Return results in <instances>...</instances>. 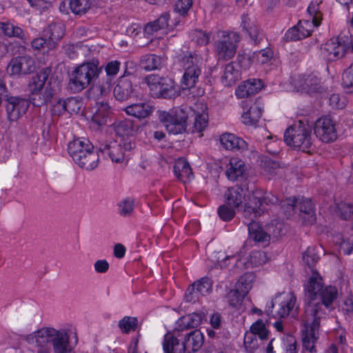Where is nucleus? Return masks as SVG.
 I'll return each instance as SVG.
<instances>
[{
	"mask_svg": "<svg viewBox=\"0 0 353 353\" xmlns=\"http://www.w3.org/2000/svg\"><path fill=\"white\" fill-rule=\"evenodd\" d=\"M330 106L335 109H343L345 106V100L338 94H332L329 99Z\"/></svg>",
	"mask_w": 353,
	"mask_h": 353,
	"instance_id": "obj_63",
	"label": "nucleus"
},
{
	"mask_svg": "<svg viewBox=\"0 0 353 353\" xmlns=\"http://www.w3.org/2000/svg\"><path fill=\"white\" fill-rule=\"evenodd\" d=\"M0 35H3V38L4 37H17L23 41L26 40V34L22 28L8 21L0 22Z\"/></svg>",
	"mask_w": 353,
	"mask_h": 353,
	"instance_id": "obj_36",
	"label": "nucleus"
},
{
	"mask_svg": "<svg viewBox=\"0 0 353 353\" xmlns=\"http://www.w3.org/2000/svg\"><path fill=\"white\" fill-rule=\"evenodd\" d=\"M308 13L312 17V24L316 27L321 23V13L319 10V4L311 2L307 8Z\"/></svg>",
	"mask_w": 353,
	"mask_h": 353,
	"instance_id": "obj_56",
	"label": "nucleus"
},
{
	"mask_svg": "<svg viewBox=\"0 0 353 353\" xmlns=\"http://www.w3.org/2000/svg\"><path fill=\"white\" fill-rule=\"evenodd\" d=\"M319 259L316 248L314 247L308 248L303 254V260L305 263L310 268L314 267Z\"/></svg>",
	"mask_w": 353,
	"mask_h": 353,
	"instance_id": "obj_49",
	"label": "nucleus"
},
{
	"mask_svg": "<svg viewBox=\"0 0 353 353\" xmlns=\"http://www.w3.org/2000/svg\"><path fill=\"white\" fill-rule=\"evenodd\" d=\"M250 259L255 265H262L266 261V254L262 251H254L250 254Z\"/></svg>",
	"mask_w": 353,
	"mask_h": 353,
	"instance_id": "obj_64",
	"label": "nucleus"
},
{
	"mask_svg": "<svg viewBox=\"0 0 353 353\" xmlns=\"http://www.w3.org/2000/svg\"><path fill=\"white\" fill-rule=\"evenodd\" d=\"M298 305L296 296L292 292L276 294L269 304H267L265 312L274 318H286L296 314Z\"/></svg>",
	"mask_w": 353,
	"mask_h": 353,
	"instance_id": "obj_7",
	"label": "nucleus"
},
{
	"mask_svg": "<svg viewBox=\"0 0 353 353\" xmlns=\"http://www.w3.org/2000/svg\"><path fill=\"white\" fill-rule=\"evenodd\" d=\"M6 110L9 121H16L27 111L29 101L21 97L9 96L6 99Z\"/></svg>",
	"mask_w": 353,
	"mask_h": 353,
	"instance_id": "obj_15",
	"label": "nucleus"
},
{
	"mask_svg": "<svg viewBox=\"0 0 353 353\" xmlns=\"http://www.w3.org/2000/svg\"><path fill=\"white\" fill-rule=\"evenodd\" d=\"M52 340L54 353H71L72 348L69 344V335L64 330H56Z\"/></svg>",
	"mask_w": 353,
	"mask_h": 353,
	"instance_id": "obj_29",
	"label": "nucleus"
},
{
	"mask_svg": "<svg viewBox=\"0 0 353 353\" xmlns=\"http://www.w3.org/2000/svg\"><path fill=\"white\" fill-rule=\"evenodd\" d=\"M34 68V59L29 55H25L12 59L7 70L10 75H18L21 73H30Z\"/></svg>",
	"mask_w": 353,
	"mask_h": 353,
	"instance_id": "obj_19",
	"label": "nucleus"
},
{
	"mask_svg": "<svg viewBox=\"0 0 353 353\" xmlns=\"http://www.w3.org/2000/svg\"><path fill=\"white\" fill-rule=\"evenodd\" d=\"M261 166L265 172L270 174H275L280 168L279 163L268 157H263L261 159Z\"/></svg>",
	"mask_w": 353,
	"mask_h": 353,
	"instance_id": "obj_51",
	"label": "nucleus"
},
{
	"mask_svg": "<svg viewBox=\"0 0 353 353\" xmlns=\"http://www.w3.org/2000/svg\"><path fill=\"white\" fill-rule=\"evenodd\" d=\"M56 329L53 327H43L26 337V341L32 345L44 347L48 343H52Z\"/></svg>",
	"mask_w": 353,
	"mask_h": 353,
	"instance_id": "obj_23",
	"label": "nucleus"
},
{
	"mask_svg": "<svg viewBox=\"0 0 353 353\" xmlns=\"http://www.w3.org/2000/svg\"><path fill=\"white\" fill-rule=\"evenodd\" d=\"M296 205V198H288L286 200L282 201L281 208L288 218L292 216L294 212H297Z\"/></svg>",
	"mask_w": 353,
	"mask_h": 353,
	"instance_id": "obj_53",
	"label": "nucleus"
},
{
	"mask_svg": "<svg viewBox=\"0 0 353 353\" xmlns=\"http://www.w3.org/2000/svg\"><path fill=\"white\" fill-rule=\"evenodd\" d=\"M241 28L242 31L245 32L252 41L258 43L262 39L263 34L258 25L252 21L247 14L241 15Z\"/></svg>",
	"mask_w": 353,
	"mask_h": 353,
	"instance_id": "obj_26",
	"label": "nucleus"
},
{
	"mask_svg": "<svg viewBox=\"0 0 353 353\" xmlns=\"http://www.w3.org/2000/svg\"><path fill=\"white\" fill-rule=\"evenodd\" d=\"M152 107L148 103H138L131 104L125 108L127 114L139 119L149 117L152 112Z\"/></svg>",
	"mask_w": 353,
	"mask_h": 353,
	"instance_id": "obj_35",
	"label": "nucleus"
},
{
	"mask_svg": "<svg viewBox=\"0 0 353 353\" xmlns=\"http://www.w3.org/2000/svg\"><path fill=\"white\" fill-rule=\"evenodd\" d=\"M138 324L137 318L125 316L119 322V327L123 333H129L130 330H135Z\"/></svg>",
	"mask_w": 353,
	"mask_h": 353,
	"instance_id": "obj_48",
	"label": "nucleus"
},
{
	"mask_svg": "<svg viewBox=\"0 0 353 353\" xmlns=\"http://www.w3.org/2000/svg\"><path fill=\"white\" fill-rule=\"evenodd\" d=\"M312 24L306 20L300 21L297 25L288 29L284 35L286 41H299L311 35Z\"/></svg>",
	"mask_w": 353,
	"mask_h": 353,
	"instance_id": "obj_22",
	"label": "nucleus"
},
{
	"mask_svg": "<svg viewBox=\"0 0 353 353\" xmlns=\"http://www.w3.org/2000/svg\"><path fill=\"white\" fill-rule=\"evenodd\" d=\"M322 318L312 316L310 321H307L306 316H303L301 321L303 324V347L310 353L316 352L315 343L319 338V328Z\"/></svg>",
	"mask_w": 353,
	"mask_h": 353,
	"instance_id": "obj_13",
	"label": "nucleus"
},
{
	"mask_svg": "<svg viewBox=\"0 0 353 353\" xmlns=\"http://www.w3.org/2000/svg\"><path fill=\"white\" fill-rule=\"evenodd\" d=\"M210 35L201 30H196L192 34V40L199 46H205L210 42Z\"/></svg>",
	"mask_w": 353,
	"mask_h": 353,
	"instance_id": "obj_55",
	"label": "nucleus"
},
{
	"mask_svg": "<svg viewBox=\"0 0 353 353\" xmlns=\"http://www.w3.org/2000/svg\"><path fill=\"white\" fill-rule=\"evenodd\" d=\"M181 65L184 70L181 80V89L190 90L196 85L201 74L202 57L196 52H188L181 59Z\"/></svg>",
	"mask_w": 353,
	"mask_h": 353,
	"instance_id": "obj_6",
	"label": "nucleus"
},
{
	"mask_svg": "<svg viewBox=\"0 0 353 353\" xmlns=\"http://www.w3.org/2000/svg\"><path fill=\"white\" fill-rule=\"evenodd\" d=\"M114 128L116 134L121 137H127V139H130L129 137L134 132V123L130 119L117 121L114 123Z\"/></svg>",
	"mask_w": 353,
	"mask_h": 353,
	"instance_id": "obj_44",
	"label": "nucleus"
},
{
	"mask_svg": "<svg viewBox=\"0 0 353 353\" xmlns=\"http://www.w3.org/2000/svg\"><path fill=\"white\" fill-rule=\"evenodd\" d=\"M263 109L259 103L255 102L241 116L242 122L248 125H255L262 116Z\"/></svg>",
	"mask_w": 353,
	"mask_h": 353,
	"instance_id": "obj_37",
	"label": "nucleus"
},
{
	"mask_svg": "<svg viewBox=\"0 0 353 353\" xmlns=\"http://www.w3.org/2000/svg\"><path fill=\"white\" fill-rule=\"evenodd\" d=\"M312 128L313 124L307 120H299L285 130L284 141L291 147L309 152L313 143Z\"/></svg>",
	"mask_w": 353,
	"mask_h": 353,
	"instance_id": "obj_5",
	"label": "nucleus"
},
{
	"mask_svg": "<svg viewBox=\"0 0 353 353\" xmlns=\"http://www.w3.org/2000/svg\"><path fill=\"white\" fill-rule=\"evenodd\" d=\"M256 56V61L260 64L268 63L273 57V52L270 48H264L254 53Z\"/></svg>",
	"mask_w": 353,
	"mask_h": 353,
	"instance_id": "obj_57",
	"label": "nucleus"
},
{
	"mask_svg": "<svg viewBox=\"0 0 353 353\" xmlns=\"http://www.w3.org/2000/svg\"><path fill=\"white\" fill-rule=\"evenodd\" d=\"M65 30L61 23H52L46 27L43 30V35L48 38V43L51 45L57 43L64 35Z\"/></svg>",
	"mask_w": 353,
	"mask_h": 353,
	"instance_id": "obj_38",
	"label": "nucleus"
},
{
	"mask_svg": "<svg viewBox=\"0 0 353 353\" xmlns=\"http://www.w3.org/2000/svg\"><path fill=\"white\" fill-rule=\"evenodd\" d=\"M251 288L250 283L241 277L236 285V288L231 290L227 294L228 302L232 307L239 310L244 297Z\"/></svg>",
	"mask_w": 353,
	"mask_h": 353,
	"instance_id": "obj_18",
	"label": "nucleus"
},
{
	"mask_svg": "<svg viewBox=\"0 0 353 353\" xmlns=\"http://www.w3.org/2000/svg\"><path fill=\"white\" fill-rule=\"evenodd\" d=\"M212 283L208 277L194 282L186 290L184 298L187 302H195L200 296H205L212 290Z\"/></svg>",
	"mask_w": 353,
	"mask_h": 353,
	"instance_id": "obj_17",
	"label": "nucleus"
},
{
	"mask_svg": "<svg viewBox=\"0 0 353 353\" xmlns=\"http://www.w3.org/2000/svg\"><path fill=\"white\" fill-rule=\"evenodd\" d=\"M183 345L185 347V352L189 353L195 352L198 351L203 343V334L199 330L191 331L185 337Z\"/></svg>",
	"mask_w": 353,
	"mask_h": 353,
	"instance_id": "obj_32",
	"label": "nucleus"
},
{
	"mask_svg": "<svg viewBox=\"0 0 353 353\" xmlns=\"http://www.w3.org/2000/svg\"><path fill=\"white\" fill-rule=\"evenodd\" d=\"M135 143L130 139H121V141H111L101 145L99 151L105 157H108L113 163H122L128 161Z\"/></svg>",
	"mask_w": 353,
	"mask_h": 353,
	"instance_id": "obj_10",
	"label": "nucleus"
},
{
	"mask_svg": "<svg viewBox=\"0 0 353 353\" xmlns=\"http://www.w3.org/2000/svg\"><path fill=\"white\" fill-rule=\"evenodd\" d=\"M174 173L176 178L183 183L190 182L194 179V174L189 163L183 158L175 161Z\"/></svg>",
	"mask_w": 353,
	"mask_h": 353,
	"instance_id": "obj_30",
	"label": "nucleus"
},
{
	"mask_svg": "<svg viewBox=\"0 0 353 353\" xmlns=\"http://www.w3.org/2000/svg\"><path fill=\"white\" fill-rule=\"evenodd\" d=\"M134 208V201L131 198H127L119 204V213L123 216H130Z\"/></svg>",
	"mask_w": 353,
	"mask_h": 353,
	"instance_id": "obj_50",
	"label": "nucleus"
},
{
	"mask_svg": "<svg viewBox=\"0 0 353 353\" xmlns=\"http://www.w3.org/2000/svg\"><path fill=\"white\" fill-rule=\"evenodd\" d=\"M179 336V332H168L164 335L163 349L165 353H185L183 343H180L177 339Z\"/></svg>",
	"mask_w": 353,
	"mask_h": 353,
	"instance_id": "obj_31",
	"label": "nucleus"
},
{
	"mask_svg": "<svg viewBox=\"0 0 353 353\" xmlns=\"http://www.w3.org/2000/svg\"><path fill=\"white\" fill-rule=\"evenodd\" d=\"M250 195L247 185L231 187L224 194L225 203L234 208H239Z\"/></svg>",
	"mask_w": 353,
	"mask_h": 353,
	"instance_id": "obj_20",
	"label": "nucleus"
},
{
	"mask_svg": "<svg viewBox=\"0 0 353 353\" xmlns=\"http://www.w3.org/2000/svg\"><path fill=\"white\" fill-rule=\"evenodd\" d=\"M68 151L80 168L92 170L97 167L99 157L89 140L83 138L73 140L69 143Z\"/></svg>",
	"mask_w": 353,
	"mask_h": 353,
	"instance_id": "obj_3",
	"label": "nucleus"
},
{
	"mask_svg": "<svg viewBox=\"0 0 353 353\" xmlns=\"http://www.w3.org/2000/svg\"><path fill=\"white\" fill-rule=\"evenodd\" d=\"M161 63V57L154 54L143 55L140 60V67L145 71L159 69Z\"/></svg>",
	"mask_w": 353,
	"mask_h": 353,
	"instance_id": "obj_43",
	"label": "nucleus"
},
{
	"mask_svg": "<svg viewBox=\"0 0 353 353\" xmlns=\"http://www.w3.org/2000/svg\"><path fill=\"white\" fill-rule=\"evenodd\" d=\"M134 90L132 81L124 74L119 79L113 92L117 100L123 101L128 99L132 96Z\"/></svg>",
	"mask_w": 353,
	"mask_h": 353,
	"instance_id": "obj_27",
	"label": "nucleus"
},
{
	"mask_svg": "<svg viewBox=\"0 0 353 353\" xmlns=\"http://www.w3.org/2000/svg\"><path fill=\"white\" fill-rule=\"evenodd\" d=\"M281 353H297V343L294 336H287L283 342V352Z\"/></svg>",
	"mask_w": 353,
	"mask_h": 353,
	"instance_id": "obj_59",
	"label": "nucleus"
},
{
	"mask_svg": "<svg viewBox=\"0 0 353 353\" xmlns=\"http://www.w3.org/2000/svg\"><path fill=\"white\" fill-rule=\"evenodd\" d=\"M241 79L239 64L232 61L225 65L221 76V83L224 86H232Z\"/></svg>",
	"mask_w": 353,
	"mask_h": 353,
	"instance_id": "obj_25",
	"label": "nucleus"
},
{
	"mask_svg": "<svg viewBox=\"0 0 353 353\" xmlns=\"http://www.w3.org/2000/svg\"><path fill=\"white\" fill-rule=\"evenodd\" d=\"M261 90V81L253 79L241 83L235 90V95L239 99H243L254 95Z\"/></svg>",
	"mask_w": 353,
	"mask_h": 353,
	"instance_id": "obj_33",
	"label": "nucleus"
},
{
	"mask_svg": "<svg viewBox=\"0 0 353 353\" xmlns=\"http://www.w3.org/2000/svg\"><path fill=\"white\" fill-rule=\"evenodd\" d=\"M52 74V68L45 67L32 77L28 85L30 101L37 107L48 103L52 98L54 92L50 85L44 87L46 82ZM48 84H50L49 82Z\"/></svg>",
	"mask_w": 353,
	"mask_h": 353,
	"instance_id": "obj_4",
	"label": "nucleus"
},
{
	"mask_svg": "<svg viewBox=\"0 0 353 353\" xmlns=\"http://www.w3.org/2000/svg\"><path fill=\"white\" fill-rule=\"evenodd\" d=\"M121 63L119 61L114 60L109 61L105 66L106 75L109 78H114L118 74L120 70Z\"/></svg>",
	"mask_w": 353,
	"mask_h": 353,
	"instance_id": "obj_60",
	"label": "nucleus"
},
{
	"mask_svg": "<svg viewBox=\"0 0 353 353\" xmlns=\"http://www.w3.org/2000/svg\"><path fill=\"white\" fill-rule=\"evenodd\" d=\"M220 143L227 150H244L248 148L247 143L241 138L232 133H224L220 136Z\"/></svg>",
	"mask_w": 353,
	"mask_h": 353,
	"instance_id": "obj_28",
	"label": "nucleus"
},
{
	"mask_svg": "<svg viewBox=\"0 0 353 353\" xmlns=\"http://www.w3.org/2000/svg\"><path fill=\"white\" fill-rule=\"evenodd\" d=\"M349 37L339 36L328 40L321 47V54L329 61L342 58L349 51Z\"/></svg>",
	"mask_w": 353,
	"mask_h": 353,
	"instance_id": "obj_12",
	"label": "nucleus"
},
{
	"mask_svg": "<svg viewBox=\"0 0 353 353\" xmlns=\"http://www.w3.org/2000/svg\"><path fill=\"white\" fill-rule=\"evenodd\" d=\"M192 6V0H176L174 10L181 15L185 14Z\"/></svg>",
	"mask_w": 353,
	"mask_h": 353,
	"instance_id": "obj_62",
	"label": "nucleus"
},
{
	"mask_svg": "<svg viewBox=\"0 0 353 353\" xmlns=\"http://www.w3.org/2000/svg\"><path fill=\"white\" fill-rule=\"evenodd\" d=\"M91 3L90 0H71L70 8L72 12L76 14H82L85 13L90 8Z\"/></svg>",
	"mask_w": 353,
	"mask_h": 353,
	"instance_id": "obj_46",
	"label": "nucleus"
},
{
	"mask_svg": "<svg viewBox=\"0 0 353 353\" xmlns=\"http://www.w3.org/2000/svg\"><path fill=\"white\" fill-rule=\"evenodd\" d=\"M99 64L98 60L93 59L74 68L68 76V90L71 93H79L88 88L99 76L101 68Z\"/></svg>",
	"mask_w": 353,
	"mask_h": 353,
	"instance_id": "obj_2",
	"label": "nucleus"
},
{
	"mask_svg": "<svg viewBox=\"0 0 353 353\" xmlns=\"http://www.w3.org/2000/svg\"><path fill=\"white\" fill-rule=\"evenodd\" d=\"M145 81L154 98L171 99L180 95V88L172 79L152 74L146 77Z\"/></svg>",
	"mask_w": 353,
	"mask_h": 353,
	"instance_id": "obj_9",
	"label": "nucleus"
},
{
	"mask_svg": "<svg viewBox=\"0 0 353 353\" xmlns=\"http://www.w3.org/2000/svg\"><path fill=\"white\" fill-rule=\"evenodd\" d=\"M342 84L349 92H353V63L343 72Z\"/></svg>",
	"mask_w": 353,
	"mask_h": 353,
	"instance_id": "obj_54",
	"label": "nucleus"
},
{
	"mask_svg": "<svg viewBox=\"0 0 353 353\" xmlns=\"http://www.w3.org/2000/svg\"><path fill=\"white\" fill-rule=\"evenodd\" d=\"M299 87L309 93L319 92L321 88V81L313 74L304 75L300 79Z\"/></svg>",
	"mask_w": 353,
	"mask_h": 353,
	"instance_id": "obj_40",
	"label": "nucleus"
},
{
	"mask_svg": "<svg viewBox=\"0 0 353 353\" xmlns=\"http://www.w3.org/2000/svg\"><path fill=\"white\" fill-rule=\"evenodd\" d=\"M87 49L86 46H83L81 43H67L63 46L65 54L71 59H76L79 53L83 52Z\"/></svg>",
	"mask_w": 353,
	"mask_h": 353,
	"instance_id": "obj_45",
	"label": "nucleus"
},
{
	"mask_svg": "<svg viewBox=\"0 0 353 353\" xmlns=\"http://www.w3.org/2000/svg\"><path fill=\"white\" fill-rule=\"evenodd\" d=\"M245 172V164L243 160L238 157H232L230 159L225 174L229 180L236 181L242 176Z\"/></svg>",
	"mask_w": 353,
	"mask_h": 353,
	"instance_id": "obj_34",
	"label": "nucleus"
},
{
	"mask_svg": "<svg viewBox=\"0 0 353 353\" xmlns=\"http://www.w3.org/2000/svg\"><path fill=\"white\" fill-rule=\"evenodd\" d=\"M65 100L66 112L72 114H77L82 105L83 101L79 97H68Z\"/></svg>",
	"mask_w": 353,
	"mask_h": 353,
	"instance_id": "obj_47",
	"label": "nucleus"
},
{
	"mask_svg": "<svg viewBox=\"0 0 353 353\" xmlns=\"http://www.w3.org/2000/svg\"><path fill=\"white\" fill-rule=\"evenodd\" d=\"M189 112H191L190 108H179L169 112L162 113L160 115V119L164 123L169 133L182 134L186 130Z\"/></svg>",
	"mask_w": 353,
	"mask_h": 353,
	"instance_id": "obj_11",
	"label": "nucleus"
},
{
	"mask_svg": "<svg viewBox=\"0 0 353 353\" xmlns=\"http://www.w3.org/2000/svg\"><path fill=\"white\" fill-rule=\"evenodd\" d=\"M316 137L322 142L331 143L337 139L336 123L330 116H323L313 124Z\"/></svg>",
	"mask_w": 353,
	"mask_h": 353,
	"instance_id": "obj_14",
	"label": "nucleus"
},
{
	"mask_svg": "<svg viewBox=\"0 0 353 353\" xmlns=\"http://www.w3.org/2000/svg\"><path fill=\"white\" fill-rule=\"evenodd\" d=\"M214 39V49L219 59L229 60L236 54L241 36L233 31H218Z\"/></svg>",
	"mask_w": 353,
	"mask_h": 353,
	"instance_id": "obj_8",
	"label": "nucleus"
},
{
	"mask_svg": "<svg viewBox=\"0 0 353 353\" xmlns=\"http://www.w3.org/2000/svg\"><path fill=\"white\" fill-rule=\"evenodd\" d=\"M244 345L247 351L252 352L258 347V341L256 335L250 332H247L244 337Z\"/></svg>",
	"mask_w": 353,
	"mask_h": 353,
	"instance_id": "obj_58",
	"label": "nucleus"
},
{
	"mask_svg": "<svg viewBox=\"0 0 353 353\" xmlns=\"http://www.w3.org/2000/svg\"><path fill=\"white\" fill-rule=\"evenodd\" d=\"M261 190H254L245 201L243 215L250 222H255L254 220L263 212V203L261 200Z\"/></svg>",
	"mask_w": 353,
	"mask_h": 353,
	"instance_id": "obj_16",
	"label": "nucleus"
},
{
	"mask_svg": "<svg viewBox=\"0 0 353 353\" xmlns=\"http://www.w3.org/2000/svg\"><path fill=\"white\" fill-rule=\"evenodd\" d=\"M339 212L344 220L350 219L353 216V205L346 203H341L338 206Z\"/></svg>",
	"mask_w": 353,
	"mask_h": 353,
	"instance_id": "obj_61",
	"label": "nucleus"
},
{
	"mask_svg": "<svg viewBox=\"0 0 353 353\" xmlns=\"http://www.w3.org/2000/svg\"><path fill=\"white\" fill-rule=\"evenodd\" d=\"M191 112H189V117H194V127L196 131L201 132L208 125V114L205 109H202L201 111L190 108Z\"/></svg>",
	"mask_w": 353,
	"mask_h": 353,
	"instance_id": "obj_42",
	"label": "nucleus"
},
{
	"mask_svg": "<svg viewBox=\"0 0 353 353\" xmlns=\"http://www.w3.org/2000/svg\"><path fill=\"white\" fill-rule=\"evenodd\" d=\"M296 211L299 217L306 225H312L316 221L314 206L310 199L305 197L296 198Z\"/></svg>",
	"mask_w": 353,
	"mask_h": 353,
	"instance_id": "obj_21",
	"label": "nucleus"
},
{
	"mask_svg": "<svg viewBox=\"0 0 353 353\" xmlns=\"http://www.w3.org/2000/svg\"><path fill=\"white\" fill-rule=\"evenodd\" d=\"M249 237L256 242L268 243L270 241L268 235L257 222L248 223Z\"/></svg>",
	"mask_w": 353,
	"mask_h": 353,
	"instance_id": "obj_41",
	"label": "nucleus"
},
{
	"mask_svg": "<svg viewBox=\"0 0 353 353\" xmlns=\"http://www.w3.org/2000/svg\"><path fill=\"white\" fill-rule=\"evenodd\" d=\"M305 311L307 321L312 316L324 318L325 308H328L338 296L337 289L332 285L324 286L322 276L316 271H312L307 283L304 285Z\"/></svg>",
	"mask_w": 353,
	"mask_h": 353,
	"instance_id": "obj_1",
	"label": "nucleus"
},
{
	"mask_svg": "<svg viewBox=\"0 0 353 353\" xmlns=\"http://www.w3.org/2000/svg\"><path fill=\"white\" fill-rule=\"evenodd\" d=\"M235 208L230 207L227 203L221 205L218 208V214L221 220L223 221H230L235 216Z\"/></svg>",
	"mask_w": 353,
	"mask_h": 353,
	"instance_id": "obj_52",
	"label": "nucleus"
},
{
	"mask_svg": "<svg viewBox=\"0 0 353 353\" xmlns=\"http://www.w3.org/2000/svg\"><path fill=\"white\" fill-rule=\"evenodd\" d=\"M204 317V313L194 312L179 318L176 322L174 333L198 327Z\"/></svg>",
	"mask_w": 353,
	"mask_h": 353,
	"instance_id": "obj_24",
	"label": "nucleus"
},
{
	"mask_svg": "<svg viewBox=\"0 0 353 353\" xmlns=\"http://www.w3.org/2000/svg\"><path fill=\"white\" fill-rule=\"evenodd\" d=\"M169 18L170 14L164 12L157 20L148 23L144 28L145 34L149 37L159 30L166 28L169 26Z\"/></svg>",
	"mask_w": 353,
	"mask_h": 353,
	"instance_id": "obj_39",
	"label": "nucleus"
}]
</instances>
